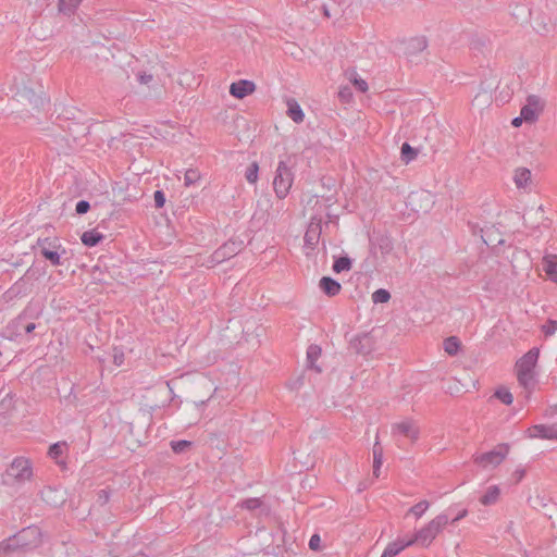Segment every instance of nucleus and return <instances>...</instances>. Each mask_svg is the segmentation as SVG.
Wrapping results in <instances>:
<instances>
[{"label":"nucleus","instance_id":"nucleus-6","mask_svg":"<svg viewBox=\"0 0 557 557\" xmlns=\"http://www.w3.org/2000/svg\"><path fill=\"white\" fill-rule=\"evenodd\" d=\"M38 534L37 529L27 528L9 537L7 541L0 543V557L4 553L13 552L18 548H23L29 544L28 537L36 536Z\"/></svg>","mask_w":557,"mask_h":557},{"label":"nucleus","instance_id":"nucleus-46","mask_svg":"<svg viewBox=\"0 0 557 557\" xmlns=\"http://www.w3.org/2000/svg\"><path fill=\"white\" fill-rule=\"evenodd\" d=\"M90 209V205L88 201L86 200H79L77 203H76V208H75V211L77 214H85L88 212V210Z\"/></svg>","mask_w":557,"mask_h":557},{"label":"nucleus","instance_id":"nucleus-51","mask_svg":"<svg viewBox=\"0 0 557 557\" xmlns=\"http://www.w3.org/2000/svg\"><path fill=\"white\" fill-rule=\"evenodd\" d=\"M109 500V494L106 490H101L99 493H98V502L103 505L106 504L107 502Z\"/></svg>","mask_w":557,"mask_h":557},{"label":"nucleus","instance_id":"nucleus-41","mask_svg":"<svg viewBox=\"0 0 557 557\" xmlns=\"http://www.w3.org/2000/svg\"><path fill=\"white\" fill-rule=\"evenodd\" d=\"M65 447H66L65 443L52 444L49 448V456L54 459L58 458L59 456H61L63 454Z\"/></svg>","mask_w":557,"mask_h":557},{"label":"nucleus","instance_id":"nucleus-15","mask_svg":"<svg viewBox=\"0 0 557 557\" xmlns=\"http://www.w3.org/2000/svg\"><path fill=\"white\" fill-rule=\"evenodd\" d=\"M413 541L410 536L397 539L396 541L388 543L385 547V557H395L400 554L405 548L412 546Z\"/></svg>","mask_w":557,"mask_h":557},{"label":"nucleus","instance_id":"nucleus-42","mask_svg":"<svg viewBox=\"0 0 557 557\" xmlns=\"http://www.w3.org/2000/svg\"><path fill=\"white\" fill-rule=\"evenodd\" d=\"M468 225L473 235H480L483 243H485L486 245H490V240L484 237V234H483L484 228L483 227H481L479 224L473 223V222H469Z\"/></svg>","mask_w":557,"mask_h":557},{"label":"nucleus","instance_id":"nucleus-34","mask_svg":"<svg viewBox=\"0 0 557 557\" xmlns=\"http://www.w3.org/2000/svg\"><path fill=\"white\" fill-rule=\"evenodd\" d=\"M261 505H262L261 499L253 497V498H247V499L242 500L240 503H238L237 506H239L243 509L252 511L257 508H260Z\"/></svg>","mask_w":557,"mask_h":557},{"label":"nucleus","instance_id":"nucleus-25","mask_svg":"<svg viewBox=\"0 0 557 557\" xmlns=\"http://www.w3.org/2000/svg\"><path fill=\"white\" fill-rule=\"evenodd\" d=\"M102 238H103V235L94 230L86 231L81 236L82 243L88 247H95L96 245H98L101 242Z\"/></svg>","mask_w":557,"mask_h":557},{"label":"nucleus","instance_id":"nucleus-47","mask_svg":"<svg viewBox=\"0 0 557 557\" xmlns=\"http://www.w3.org/2000/svg\"><path fill=\"white\" fill-rule=\"evenodd\" d=\"M153 198H154V205L157 208H162L165 203V196H164V193L162 190H156L154 191V195H153Z\"/></svg>","mask_w":557,"mask_h":557},{"label":"nucleus","instance_id":"nucleus-22","mask_svg":"<svg viewBox=\"0 0 557 557\" xmlns=\"http://www.w3.org/2000/svg\"><path fill=\"white\" fill-rule=\"evenodd\" d=\"M383 457V447L380 444L379 432H376L375 443L373 446V474L377 478L380 474V468Z\"/></svg>","mask_w":557,"mask_h":557},{"label":"nucleus","instance_id":"nucleus-31","mask_svg":"<svg viewBox=\"0 0 557 557\" xmlns=\"http://www.w3.org/2000/svg\"><path fill=\"white\" fill-rule=\"evenodd\" d=\"M430 503L428 500H421L418 504L409 508L408 513L413 515L417 519H420L423 513L429 509Z\"/></svg>","mask_w":557,"mask_h":557},{"label":"nucleus","instance_id":"nucleus-27","mask_svg":"<svg viewBox=\"0 0 557 557\" xmlns=\"http://www.w3.org/2000/svg\"><path fill=\"white\" fill-rule=\"evenodd\" d=\"M420 200H425L426 201V207L423 208V212H428L429 210V205L432 203L431 201V195L429 193H412L409 195L408 197V203L412 207V210L414 211H419L414 205L417 201H420Z\"/></svg>","mask_w":557,"mask_h":557},{"label":"nucleus","instance_id":"nucleus-55","mask_svg":"<svg viewBox=\"0 0 557 557\" xmlns=\"http://www.w3.org/2000/svg\"><path fill=\"white\" fill-rule=\"evenodd\" d=\"M522 122H524V117H522V115L520 114L519 116L515 117L511 122V124L515 126V127H519Z\"/></svg>","mask_w":557,"mask_h":557},{"label":"nucleus","instance_id":"nucleus-30","mask_svg":"<svg viewBox=\"0 0 557 557\" xmlns=\"http://www.w3.org/2000/svg\"><path fill=\"white\" fill-rule=\"evenodd\" d=\"M351 268V260L348 257H339L333 263V271L341 273Z\"/></svg>","mask_w":557,"mask_h":557},{"label":"nucleus","instance_id":"nucleus-14","mask_svg":"<svg viewBox=\"0 0 557 557\" xmlns=\"http://www.w3.org/2000/svg\"><path fill=\"white\" fill-rule=\"evenodd\" d=\"M321 232L320 222H310L304 236L305 248L313 250L319 243Z\"/></svg>","mask_w":557,"mask_h":557},{"label":"nucleus","instance_id":"nucleus-50","mask_svg":"<svg viewBox=\"0 0 557 557\" xmlns=\"http://www.w3.org/2000/svg\"><path fill=\"white\" fill-rule=\"evenodd\" d=\"M372 300L376 305L383 304V288H379L373 293Z\"/></svg>","mask_w":557,"mask_h":557},{"label":"nucleus","instance_id":"nucleus-35","mask_svg":"<svg viewBox=\"0 0 557 557\" xmlns=\"http://www.w3.org/2000/svg\"><path fill=\"white\" fill-rule=\"evenodd\" d=\"M321 355V348L317 345H310L307 349V360L311 368H314L315 360Z\"/></svg>","mask_w":557,"mask_h":557},{"label":"nucleus","instance_id":"nucleus-39","mask_svg":"<svg viewBox=\"0 0 557 557\" xmlns=\"http://www.w3.org/2000/svg\"><path fill=\"white\" fill-rule=\"evenodd\" d=\"M338 98L343 103H349L352 99V91L349 86H341L338 90Z\"/></svg>","mask_w":557,"mask_h":557},{"label":"nucleus","instance_id":"nucleus-21","mask_svg":"<svg viewBox=\"0 0 557 557\" xmlns=\"http://www.w3.org/2000/svg\"><path fill=\"white\" fill-rule=\"evenodd\" d=\"M287 116L295 123H301L305 119V113L298 102L294 99L287 101Z\"/></svg>","mask_w":557,"mask_h":557},{"label":"nucleus","instance_id":"nucleus-16","mask_svg":"<svg viewBox=\"0 0 557 557\" xmlns=\"http://www.w3.org/2000/svg\"><path fill=\"white\" fill-rule=\"evenodd\" d=\"M47 244L51 245L49 238L38 239L41 255L49 260L52 265H61V255L58 250H48Z\"/></svg>","mask_w":557,"mask_h":557},{"label":"nucleus","instance_id":"nucleus-64","mask_svg":"<svg viewBox=\"0 0 557 557\" xmlns=\"http://www.w3.org/2000/svg\"><path fill=\"white\" fill-rule=\"evenodd\" d=\"M381 557H383V555Z\"/></svg>","mask_w":557,"mask_h":557},{"label":"nucleus","instance_id":"nucleus-20","mask_svg":"<svg viewBox=\"0 0 557 557\" xmlns=\"http://www.w3.org/2000/svg\"><path fill=\"white\" fill-rule=\"evenodd\" d=\"M391 195L394 197L388 199V201L391 202L393 215L399 216L400 214L404 213V210L407 208V201L405 200L404 194H394L393 191H391Z\"/></svg>","mask_w":557,"mask_h":557},{"label":"nucleus","instance_id":"nucleus-3","mask_svg":"<svg viewBox=\"0 0 557 557\" xmlns=\"http://www.w3.org/2000/svg\"><path fill=\"white\" fill-rule=\"evenodd\" d=\"M294 173L284 161H280L273 181L274 191L280 199H284L293 185Z\"/></svg>","mask_w":557,"mask_h":557},{"label":"nucleus","instance_id":"nucleus-5","mask_svg":"<svg viewBox=\"0 0 557 557\" xmlns=\"http://www.w3.org/2000/svg\"><path fill=\"white\" fill-rule=\"evenodd\" d=\"M510 446L507 443L498 444L494 449L474 456V463L486 468L488 466L497 467L503 462L509 453Z\"/></svg>","mask_w":557,"mask_h":557},{"label":"nucleus","instance_id":"nucleus-54","mask_svg":"<svg viewBox=\"0 0 557 557\" xmlns=\"http://www.w3.org/2000/svg\"><path fill=\"white\" fill-rule=\"evenodd\" d=\"M524 474H525V470L524 469H517L513 472V475H515L517 482L521 481L522 478L524 476Z\"/></svg>","mask_w":557,"mask_h":557},{"label":"nucleus","instance_id":"nucleus-19","mask_svg":"<svg viewBox=\"0 0 557 557\" xmlns=\"http://www.w3.org/2000/svg\"><path fill=\"white\" fill-rule=\"evenodd\" d=\"M375 330L373 329L371 333L362 334L358 337V345L357 348L360 354L367 355L370 354L374 349L373 344V337H374Z\"/></svg>","mask_w":557,"mask_h":557},{"label":"nucleus","instance_id":"nucleus-43","mask_svg":"<svg viewBox=\"0 0 557 557\" xmlns=\"http://www.w3.org/2000/svg\"><path fill=\"white\" fill-rule=\"evenodd\" d=\"M529 504L534 508V509H540V508H544L547 506V503H546V499L544 496H541V495H536L535 497H530L529 498Z\"/></svg>","mask_w":557,"mask_h":557},{"label":"nucleus","instance_id":"nucleus-36","mask_svg":"<svg viewBox=\"0 0 557 557\" xmlns=\"http://www.w3.org/2000/svg\"><path fill=\"white\" fill-rule=\"evenodd\" d=\"M199 180H200V173L196 169L187 170L184 175L185 186H191V185L196 184Z\"/></svg>","mask_w":557,"mask_h":557},{"label":"nucleus","instance_id":"nucleus-58","mask_svg":"<svg viewBox=\"0 0 557 557\" xmlns=\"http://www.w3.org/2000/svg\"><path fill=\"white\" fill-rule=\"evenodd\" d=\"M46 246L48 247V250H58L59 248H61V245H57L55 240L51 242V245L47 244Z\"/></svg>","mask_w":557,"mask_h":557},{"label":"nucleus","instance_id":"nucleus-57","mask_svg":"<svg viewBox=\"0 0 557 557\" xmlns=\"http://www.w3.org/2000/svg\"><path fill=\"white\" fill-rule=\"evenodd\" d=\"M483 45H484V42H483V41H481L480 39H475V40H472V41H471V48H472V49H476V50H479V49H480V47H481V46H483Z\"/></svg>","mask_w":557,"mask_h":557},{"label":"nucleus","instance_id":"nucleus-18","mask_svg":"<svg viewBox=\"0 0 557 557\" xmlns=\"http://www.w3.org/2000/svg\"><path fill=\"white\" fill-rule=\"evenodd\" d=\"M320 287L330 297L336 296L341 292V284L330 276H323L320 280Z\"/></svg>","mask_w":557,"mask_h":557},{"label":"nucleus","instance_id":"nucleus-28","mask_svg":"<svg viewBox=\"0 0 557 557\" xmlns=\"http://www.w3.org/2000/svg\"><path fill=\"white\" fill-rule=\"evenodd\" d=\"M443 345L445 352L449 356H456L460 349L461 343L458 337L449 336L444 341Z\"/></svg>","mask_w":557,"mask_h":557},{"label":"nucleus","instance_id":"nucleus-8","mask_svg":"<svg viewBox=\"0 0 557 557\" xmlns=\"http://www.w3.org/2000/svg\"><path fill=\"white\" fill-rule=\"evenodd\" d=\"M32 475L30 463L27 459L15 458L7 470V476L16 481H24Z\"/></svg>","mask_w":557,"mask_h":557},{"label":"nucleus","instance_id":"nucleus-62","mask_svg":"<svg viewBox=\"0 0 557 557\" xmlns=\"http://www.w3.org/2000/svg\"><path fill=\"white\" fill-rule=\"evenodd\" d=\"M384 247H385V252L387 251V248H388V244L385 242L384 244Z\"/></svg>","mask_w":557,"mask_h":557},{"label":"nucleus","instance_id":"nucleus-40","mask_svg":"<svg viewBox=\"0 0 557 557\" xmlns=\"http://www.w3.org/2000/svg\"><path fill=\"white\" fill-rule=\"evenodd\" d=\"M190 445H191V442L185 441V440L171 442V447H172L173 451L176 454L184 453L186 450V448H188Z\"/></svg>","mask_w":557,"mask_h":557},{"label":"nucleus","instance_id":"nucleus-61","mask_svg":"<svg viewBox=\"0 0 557 557\" xmlns=\"http://www.w3.org/2000/svg\"><path fill=\"white\" fill-rule=\"evenodd\" d=\"M323 12H324L325 16H327V17L330 16V13H329V10L326 7H323Z\"/></svg>","mask_w":557,"mask_h":557},{"label":"nucleus","instance_id":"nucleus-52","mask_svg":"<svg viewBox=\"0 0 557 557\" xmlns=\"http://www.w3.org/2000/svg\"><path fill=\"white\" fill-rule=\"evenodd\" d=\"M557 413V404L556 405H552L549 406L546 410H545V417H553Z\"/></svg>","mask_w":557,"mask_h":557},{"label":"nucleus","instance_id":"nucleus-2","mask_svg":"<svg viewBox=\"0 0 557 557\" xmlns=\"http://www.w3.org/2000/svg\"><path fill=\"white\" fill-rule=\"evenodd\" d=\"M15 97L16 100L22 104H28L36 110L44 108V106L48 102L44 87L41 85H38L37 88L24 85L17 89Z\"/></svg>","mask_w":557,"mask_h":557},{"label":"nucleus","instance_id":"nucleus-12","mask_svg":"<svg viewBox=\"0 0 557 557\" xmlns=\"http://www.w3.org/2000/svg\"><path fill=\"white\" fill-rule=\"evenodd\" d=\"M539 355V348L534 347L530 349L516 362L517 371L533 372L537 363Z\"/></svg>","mask_w":557,"mask_h":557},{"label":"nucleus","instance_id":"nucleus-11","mask_svg":"<svg viewBox=\"0 0 557 557\" xmlns=\"http://www.w3.org/2000/svg\"><path fill=\"white\" fill-rule=\"evenodd\" d=\"M392 434L394 436L403 435L407 438H410L411 441H417L419 437V428L412 420L407 419L395 424L393 426Z\"/></svg>","mask_w":557,"mask_h":557},{"label":"nucleus","instance_id":"nucleus-10","mask_svg":"<svg viewBox=\"0 0 557 557\" xmlns=\"http://www.w3.org/2000/svg\"><path fill=\"white\" fill-rule=\"evenodd\" d=\"M530 438L557 440V425L535 424L528 429Z\"/></svg>","mask_w":557,"mask_h":557},{"label":"nucleus","instance_id":"nucleus-13","mask_svg":"<svg viewBox=\"0 0 557 557\" xmlns=\"http://www.w3.org/2000/svg\"><path fill=\"white\" fill-rule=\"evenodd\" d=\"M256 89V85L251 81L240 79L238 82L232 83L230 86V94L237 98L243 99L246 96L252 94Z\"/></svg>","mask_w":557,"mask_h":557},{"label":"nucleus","instance_id":"nucleus-56","mask_svg":"<svg viewBox=\"0 0 557 557\" xmlns=\"http://www.w3.org/2000/svg\"><path fill=\"white\" fill-rule=\"evenodd\" d=\"M36 329V324L33 323V322H29L27 324L24 325V331L25 333H32L34 330Z\"/></svg>","mask_w":557,"mask_h":557},{"label":"nucleus","instance_id":"nucleus-33","mask_svg":"<svg viewBox=\"0 0 557 557\" xmlns=\"http://www.w3.org/2000/svg\"><path fill=\"white\" fill-rule=\"evenodd\" d=\"M259 165L257 162H252L245 172V178L248 183L255 184L258 181Z\"/></svg>","mask_w":557,"mask_h":557},{"label":"nucleus","instance_id":"nucleus-24","mask_svg":"<svg viewBox=\"0 0 557 557\" xmlns=\"http://www.w3.org/2000/svg\"><path fill=\"white\" fill-rule=\"evenodd\" d=\"M513 181L518 188L527 187L531 181V171L527 168H518Z\"/></svg>","mask_w":557,"mask_h":557},{"label":"nucleus","instance_id":"nucleus-7","mask_svg":"<svg viewBox=\"0 0 557 557\" xmlns=\"http://www.w3.org/2000/svg\"><path fill=\"white\" fill-rule=\"evenodd\" d=\"M243 248V242L228 240L219 247L211 256L212 261L221 263L234 256H236Z\"/></svg>","mask_w":557,"mask_h":557},{"label":"nucleus","instance_id":"nucleus-17","mask_svg":"<svg viewBox=\"0 0 557 557\" xmlns=\"http://www.w3.org/2000/svg\"><path fill=\"white\" fill-rule=\"evenodd\" d=\"M543 269L548 275V277L557 283V256L556 255H546L542 261Z\"/></svg>","mask_w":557,"mask_h":557},{"label":"nucleus","instance_id":"nucleus-48","mask_svg":"<svg viewBox=\"0 0 557 557\" xmlns=\"http://www.w3.org/2000/svg\"><path fill=\"white\" fill-rule=\"evenodd\" d=\"M320 543L321 539L318 534H313L309 540V547L312 550H319L320 549Z\"/></svg>","mask_w":557,"mask_h":557},{"label":"nucleus","instance_id":"nucleus-23","mask_svg":"<svg viewBox=\"0 0 557 557\" xmlns=\"http://www.w3.org/2000/svg\"><path fill=\"white\" fill-rule=\"evenodd\" d=\"M500 495V490L497 485H491L487 487L484 495L481 496L480 503L484 506H491L494 505Z\"/></svg>","mask_w":557,"mask_h":557},{"label":"nucleus","instance_id":"nucleus-4","mask_svg":"<svg viewBox=\"0 0 557 557\" xmlns=\"http://www.w3.org/2000/svg\"><path fill=\"white\" fill-rule=\"evenodd\" d=\"M426 38L424 36H416L393 42V52L395 54H404L407 58H412L426 49Z\"/></svg>","mask_w":557,"mask_h":557},{"label":"nucleus","instance_id":"nucleus-59","mask_svg":"<svg viewBox=\"0 0 557 557\" xmlns=\"http://www.w3.org/2000/svg\"><path fill=\"white\" fill-rule=\"evenodd\" d=\"M114 361H115V363H116L117 366H121V363H122L121 358H119L117 356H114Z\"/></svg>","mask_w":557,"mask_h":557},{"label":"nucleus","instance_id":"nucleus-53","mask_svg":"<svg viewBox=\"0 0 557 557\" xmlns=\"http://www.w3.org/2000/svg\"><path fill=\"white\" fill-rule=\"evenodd\" d=\"M468 511L467 509H463L461 511H459L455 518H453L451 520V523H456L458 522L459 520H461L462 518H465L467 516Z\"/></svg>","mask_w":557,"mask_h":557},{"label":"nucleus","instance_id":"nucleus-26","mask_svg":"<svg viewBox=\"0 0 557 557\" xmlns=\"http://www.w3.org/2000/svg\"><path fill=\"white\" fill-rule=\"evenodd\" d=\"M419 153V149L411 147L408 143H404L400 148V160L408 164L413 161Z\"/></svg>","mask_w":557,"mask_h":557},{"label":"nucleus","instance_id":"nucleus-63","mask_svg":"<svg viewBox=\"0 0 557 557\" xmlns=\"http://www.w3.org/2000/svg\"><path fill=\"white\" fill-rule=\"evenodd\" d=\"M22 322V317L17 319V323L20 324Z\"/></svg>","mask_w":557,"mask_h":557},{"label":"nucleus","instance_id":"nucleus-45","mask_svg":"<svg viewBox=\"0 0 557 557\" xmlns=\"http://www.w3.org/2000/svg\"><path fill=\"white\" fill-rule=\"evenodd\" d=\"M370 243H371V248H370V253H371V257H373V259H377L379 258V255H383V246L382 245H376L374 243V238H370Z\"/></svg>","mask_w":557,"mask_h":557},{"label":"nucleus","instance_id":"nucleus-29","mask_svg":"<svg viewBox=\"0 0 557 557\" xmlns=\"http://www.w3.org/2000/svg\"><path fill=\"white\" fill-rule=\"evenodd\" d=\"M517 377L525 391L530 392L533 388V372L517 371Z\"/></svg>","mask_w":557,"mask_h":557},{"label":"nucleus","instance_id":"nucleus-49","mask_svg":"<svg viewBox=\"0 0 557 557\" xmlns=\"http://www.w3.org/2000/svg\"><path fill=\"white\" fill-rule=\"evenodd\" d=\"M137 81L143 85H147L152 81V75L147 73H139L137 75Z\"/></svg>","mask_w":557,"mask_h":557},{"label":"nucleus","instance_id":"nucleus-38","mask_svg":"<svg viewBox=\"0 0 557 557\" xmlns=\"http://www.w3.org/2000/svg\"><path fill=\"white\" fill-rule=\"evenodd\" d=\"M348 75H349V81L355 85V87L359 91L366 92L368 90L367 82L364 79L360 78V77H357L356 72H351Z\"/></svg>","mask_w":557,"mask_h":557},{"label":"nucleus","instance_id":"nucleus-9","mask_svg":"<svg viewBox=\"0 0 557 557\" xmlns=\"http://www.w3.org/2000/svg\"><path fill=\"white\" fill-rule=\"evenodd\" d=\"M543 110V102L539 96L531 95L527 99V104L521 108L520 114L524 117V122L533 123L537 120L540 112Z\"/></svg>","mask_w":557,"mask_h":557},{"label":"nucleus","instance_id":"nucleus-37","mask_svg":"<svg viewBox=\"0 0 557 557\" xmlns=\"http://www.w3.org/2000/svg\"><path fill=\"white\" fill-rule=\"evenodd\" d=\"M83 0H60L59 8L63 13H71Z\"/></svg>","mask_w":557,"mask_h":557},{"label":"nucleus","instance_id":"nucleus-60","mask_svg":"<svg viewBox=\"0 0 557 557\" xmlns=\"http://www.w3.org/2000/svg\"><path fill=\"white\" fill-rule=\"evenodd\" d=\"M391 298V294L388 290L385 289V302H387Z\"/></svg>","mask_w":557,"mask_h":557},{"label":"nucleus","instance_id":"nucleus-1","mask_svg":"<svg viewBox=\"0 0 557 557\" xmlns=\"http://www.w3.org/2000/svg\"><path fill=\"white\" fill-rule=\"evenodd\" d=\"M448 522L449 517L447 513L436 516L426 525L416 531L414 534L410 536L413 541V545L417 544L421 547H429Z\"/></svg>","mask_w":557,"mask_h":557},{"label":"nucleus","instance_id":"nucleus-44","mask_svg":"<svg viewBox=\"0 0 557 557\" xmlns=\"http://www.w3.org/2000/svg\"><path fill=\"white\" fill-rule=\"evenodd\" d=\"M542 331L546 336L553 335L557 331V321L548 319L546 324L542 326Z\"/></svg>","mask_w":557,"mask_h":557},{"label":"nucleus","instance_id":"nucleus-32","mask_svg":"<svg viewBox=\"0 0 557 557\" xmlns=\"http://www.w3.org/2000/svg\"><path fill=\"white\" fill-rule=\"evenodd\" d=\"M494 396L505 405H511L513 401L512 394L510 393L509 389H507L505 387H500V388L496 389Z\"/></svg>","mask_w":557,"mask_h":557}]
</instances>
